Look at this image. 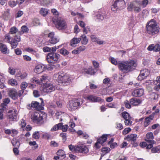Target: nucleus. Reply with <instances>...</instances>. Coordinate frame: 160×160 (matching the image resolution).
I'll use <instances>...</instances> for the list:
<instances>
[{
	"instance_id": "obj_10",
	"label": "nucleus",
	"mask_w": 160,
	"mask_h": 160,
	"mask_svg": "<svg viewBox=\"0 0 160 160\" xmlns=\"http://www.w3.org/2000/svg\"><path fill=\"white\" fill-rule=\"evenodd\" d=\"M55 89V86L52 84L50 83H46L44 85L42 91L44 92L48 93L53 91Z\"/></svg>"
},
{
	"instance_id": "obj_64",
	"label": "nucleus",
	"mask_w": 160,
	"mask_h": 160,
	"mask_svg": "<svg viewBox=\"0 0 160 160\" xmlns=\"http://www.w3.org/2000/svg\"><path fill=\"white\" fill-rule=\"evenodd\" d=\"M15 52L16 54L17 55H20L22 53V51L21 50L18 48L15 49Z\"/></svg>"
},
{
	"instance_id": "obj_24",
	"label": "nucleus",
	"mask_w": 160,
	"mask_h": 160,
	"mask_svg": "<svg viewBox=\"0 0 160 160\" xmlns=\"http://www.w3.org/2000/svg\"><path fill=\"white\" fill-rule=\"evenodd\" d=\"M57 154L60 158L61 159H64L65 157V154L64 151L62 150H59L57 152Z\"/></svg>"
},
{
	"instance_id": "obj_33",
	"label": "nucleus",
	"mask_w": 160,
	"mask_h": 160,
	"mask_svg": "<svg viewBox=\"0 0 160 160\" xmlns=\"http://www.w3.org/2000/svg\"><path fill=\"white\" fill-rule=\"evenodd\" d=\"M4 79L2 75L0 77V88H3L5 87V86L4 84Z\"/></svg>"
},
{
	"instance_id": "obj_38",
	"label": "nucleus",
	"mask_w": 160,
	"mask_h": 160,
	"mask_svg": "<svg viewBox=\"0 0 160 160\" xmlns=\"http://www.w3.org/2000/svg\"><path fill=\"white\" fill-rule=\"evenodd\" d=\"M109 59L111 61L112 63L114 65H118V62H117V61L115 58L113 57H110L109 58Z\"/></svg>"
},
{
	"instance_id": "obj_35",
	"label": "nucleus",
	"mask_w": 160,
	"mask_h": 160,
	"mask_svg": "<svg viewBox=\"0 0 160 160\" xmlns=\"http://www.w3.org/2000/svg\"><path fill=\"white\" fill-rule=\"evenodd\" d=\"M61 125V124L60 123L55 125L51 128V131L52 132L60 129V126Z\"/></svg>"
},
{
	"instance_id": "obj_16",
	"label": "nucleus",
	"mask_w": 160,
	"mask_h": 160,
	"mask_svg": "<svg viewBox=\"0 0 160 160\" xmlns=\"http://www.w3.org/2000/svg\"><path fill=\"white\" fill-rule=\"evenodd\" d=\"M143 89L140 88L134 90L132 92V95L135 97H141L143 95Z\"/></svg>"
},
{
	"instance_id": "obj_20",
	"label": "nucleus",
	"mask_w": 160,
	"mask_h": 160,
	"mask_svg": "<svg viewBox=\"0 0 160 160\" xmlns=\"http://www.w3.org/2000/svg\"><path fill=\"white\" fill-rule=\"evenodd\" d=\"M81 40V38H74L71 40L70 45L72 47H74L75 44L79 43Z\"/></svg>"
},
{
	"instance_id": "obj_13",
	"label": "nucleus",
	"mask_w": 160,
	"mask_h": 160,
	"mask_svg": "<svg viewBox=\"0 0 160 160\" xmlns=\"http://www.w3.org/2000/svg\"><path fill=\"white\" fill-rule=\"evenodd\" d=\"M145 141L148 143H155L156 142L152 140L154 138V136L152 132H150L148 133L146 136Z\"/></svg>"
},
{
	"instance_id": "obj_6",
	"label": "nucleus",
	"mask_w": 160,
	"mask_h": 160,
	"mask_svg": "<svg viewBox=\"0 0 160 160\" xmlns=\"http://www.w3.org/2000/svg\"><path fill=\"white\" fill-rule=\"evenodd\" d=\"M53 21L58 29L61 30L66 28V23L63 18H56L53 19Z\"/></svg>"
},
{
	"instance_id": "obj_14",
	"label": "nucleus",
	"mask_w": 160,
	"mask_h": 160,
	"mask_svg": "<svg viewBox=\"0 0 160 160\" xmlns=\"http://www.w3.org/2000/svg\"><path fill=\"white\" fill-rule=\"evenodd\" d=\"M9 96L13 100L18 98V95L17 91L15 89H11L8 91Z\"/></svg>"
},
{
	"instance_id": "obj_26",
	"label": "nucleus",
	"mask_w": 160,
	"mask_h": 160,
	"mask_svg": "<svg viewBox=\"0 0 160 160\" xmlns=\"http://www.w3.org/2000/svg\"><path fill=\"white\" fill-rule=\"evenodd\" d=\"M0 48L2 52L4 54L7 52V48L6 46L2 43H0Z\"/></svg>"
},
{
	"instance_id": "obj_54",
	"label": "nucleus",
	"mask_w": 160,
	"mask_h": 160,
	"mask_svg": "<svg viewBox=\"0 0 160 160\" xmlns=\"http://www.w3.org/2000/svg\"><path fill=\"white\" fill-rule=\"evenodd\" d=\"M17 3V2H15V1H10L8 2L9 5L12 8L15 6Z\"/></svg>"
},
{
	"instance_id": "obj_44",
	"label": "nucleus",
	"mask_w": 160,
	"mask_h": 160,
	"mask_svg": "<svg viewBox=\"0 0 160 160\" xmlns=\"http://www.w3.org/2000/svg\"><path fill=\"white\" fill-rule=\"evenodd\" d=\"M9 83L12 86H14L17 85V82L16 80L12 79L9 81Z\"/></svg>"
},
{
	"instance_id": "obj_17",
	"label": "nucleus",
	"mask_w": 160,
	"mask_h": 160,
	"mask_svg": "<svg viewBox=\"0 0 160 160\" xmlns=\"http://www.w3.org/2000/svg\"><path fill=\"white\" fill-rule=\"evenodd\" d=\"M147 49L150 51L153 50L155 52H159L160 51V45L158 44H156L155 45L153 44H151L149 46Z\"/></svg>"
},
{
	"instance_id": "obj_30",
	"label": "nucleus",
	"mask_w": 160,
	"mask_h": 160,
	"mask_svg": "<svg viewBox=\"0 0 160 160\" xmlns=\"http://www.w3.org/2000/svg\"><path fill=\"white\" fill-rule=\"evenodd\" d=\"M12 143L15 148H19L20 145L19 141L16 139H13L12 141Z\"/></svg>"
},
{
	"instance_id": "obj_21",
	"label": "nucleus",
	"mask_w": 160,
	"mask_h": 160,
	"mask_svg": "<svg viewBox=\"0 0 160 160\" xmlns=\"http://www.w3.org/2000/svg\"><path fill=\"white\" fill-rule=\"evenodd\" d=\"M84 72L88 74L92 75L95 73L94 69L92 67L90 66L88 69L85 68L84 70Z\"/></svg>"
},
{
	"instance_id": "obj_55",
	"label": "nucleus",
	"mask_w": 160,
	"mask_h": 160,
	"mask_svg": "<svg viewBox=\"0 0 160 160\" xmlns=\"http://www.w3.org/2000/svg\"><path fill=\"white\" fill-rule=\"evenodd\" d=\"M95 98V96L92 95H89L87 97L88 99L90 100L92 102H94Z\"/></svg>"
},
{
	"instance_id": "obj_3",
	"label": "nucleus",
	"mask_w": 160,
	"mask_h": 160,
	"mask_svg": "<svg viewBox=\"0 0 160 160\" xmlns=\"http://www.w3.org/2000/svg\"><path fill=\"white\" fill-rule=\"evenodd\" d=\"M146 29L148 33L152 35H154L159 32L158 27L153 19H152L148 22L146 26Z\"/></svg>"
},
{
	"instance_id": "obj_50",
	"label": "nucleus",
	"mask_w": 160,
	"mask_h": 160,
	"mask_svg": "<svg viewBox=\"0 0 160 160\" xmlns=\"http://www.w3.org/2000/svg\"><path fill=\"white\" fill-rule=\"evenodd\" d=\"M28 86V84L26 82H22L21 85V88L24 90Z\"/></svg>"
},
{
	"instance_id": "obj_48",
	"label": "nucleus",
	"mask_w": 160,
	"mask_h": 160,
	"mask_svg": "<svg viewBox=\"0 0 160 160\" xmlns=\"http://www.w3.org/2000/svg\"><path fill=\"white\" fill-rule=\"evenodd\" d=\"M21 35V34H19V33H18V32L17 34L14 37V38L13 40L16 42H19L21 40V38L20 37V35Z\"/></svg>"
},
{
	"instance_id": "obj_18",
	"label": "nucleus",
	"mask_w": 160,
	"mask_h": 160,
	"mask_svg": "<svg viewBox=\"0 0 160 160\" xmlns=\"http://www.w3.org/2000/svg\"><path fill=\"white\" fill-rule=\"evenodd\" d=\"M29 106L35 108L38 111L41 110L42 108V106L40 103L38 102L35 101H32L31 104L29 105Z\"/></svg>"
},
{
	"instance_id": "obj_1",
	"label": "nucleus",
	"mask_w": 160,
	"mask_h": 160,
	"mask_svg": "<svg viewBox=\"0 0 160 160\" xmlns=\"http://www.w3.org/2000/svg\"><path fill=\"white\" fill-rule=\"evenodd\" d=\"M136 64L133 60L118 61V68L124 72H128L133 71L136 66Z\"/></svg>"
},
{
	"instance_id": "obj_45",
	"label": "nucleus",
	"mask_w": 160,
	"mask_h": 160,
	"mask_svg": "<svg viewBox=\"0 0 160 160\" xmlns=\"http://www.w3.org/2000/svg\"><path fill=\"white\" fill-rule=\"evenodd\" d=\"M30 82L32 83H40V82L39 79L35 77H33L30 80Z\"/></svg>"
},
{
	"instance_id": "obj_41",
	"label": "nucleus",
	"mask_w": 160,
	"mask_h": 160,
	"mask_svg": "<svg viewBox=\"0 0 160 160\" xmlns=\"http://www.w3.org/2000/svg\"><path fill=\"white\" fill-rule=\"evenodd\" d=\"M104 102V100L100 97L95 96L94 102Z\"/></svg>"
},
{
	"instance_id": "obj_36",
	"label": "nucleus",
	"mask_w": 160,
	"mask_h": 160,
	"mask_svg": "<svg viewBox=\"0 0 160 160\" xmlns=\"http://www.w3.org/2000/svg\"><path fill=\"white\" fill-rule=\"evenodd\" d=\"M118 4H121L122 5V4H124V2L123 0H116L112 5L118 8L119 6L118 5Z\"/></svg>"
},
{
	"instance_id": "obj_19",
	"label": "nucleus",
	"mask_w": 160,
	"mask_h": 160,
	"mask_svg": "<svg viewBox=\"0 0 160 160\" xmlns=\"http://www.w3.org/2000/svg\"><path fill=\"white\" fill-rule=\"evenodd\" d=\"M141 102V100L138 99L132 98L130 99V102L133 106H137Z\"/></svg>"
},
{
	"instance_id": "obj_56",
	"label": "nucleus",
	"mask_w": 160,
	"mask_h": 160,
	"mask_svg": "<svg viewBox=\"0 0 160 160\" xmlns=\"http://www.w3.org/2000/svg\"><path fill=\"white\" fill-rule=\"evenodd\" d=\"M131 129L130 128H125L123 131L122 133L124 134H126L131 131Z\"/></svg>"
},
{
	"instance_id": "obj_31",
	"label": "nucleus",
	"mask_w": 160,
	"mask_h": 160,
	"mask_svg": "<svg viewBox=\"0 0 160 160\" xmlns=\"http://www.w3.org/2000/svg\"><path fill=\"white\" fill-rule=\"evenodd\" d=\"M137 138V135L135 134H131L128 135V138L132 141H135Z\"/></svg>"
},
{
	"instance_id": "obj_12",
	"label": "nucleus",
	"mask_w": 160,
	"mask_h": 160,
	"mask_svg": "<svg viewBox=\"0 0 160 160\" xmlns=\"http://www.w3.org/2000/svg\"><path fill=\"white\" fill-rule=\"evenodd\" d=\"M150 74L149 71L146 69H145L141 71L138 77L139 80H142L145 79Z\"/></svg>"
},
{
	"instance_id": "obj_47",
	"label": "nucleus",
	"mask_w": 160,
	"mask_h": 160,
	"mask_svg": "<svg viewBox=\"0 0 160 160\" xmlns=\"http://www.w3.org/2000/svg\"><path fill=\"white\" fill-rule=\"evenodd\" d=\"M32 137L36 139H38L39 138L40 135L38 131H36L33 134L32 136Z\"/></svg>"
},
{
	"instance_id": "obj_32",
	"label": "nucleus",
	"mask_w": 160,
	"mask_h": 160,
	"mask_svg": "<svg viewBox=\"0 0 160 160\" xmlns=\"http://www.w3.org/2000/svg\"><path fill=\"white\" fill-rule=\"evenodd\" d=\"M49 77L46 75H44L41 76V77L40 80V83L47 81V80H49Z\"/></svg>"
},
{
	"instance_id": "obj_4",
	"label": "nucleus",
	"mask_w": 160,
	"mask_h": 160,
	"mask_svg": "<svg viewBox=\"0 0 160 160\" xmlns=\"http://www.w3.org/2000/svg\"><path fill=\"white\" fill-rule=\"evenodd\" d=\"M39 111L35 112L32 113L31 116L32 120L34 123L38 124H41L43 121V114L40 113Z\"/></svg>"
},
{
	"instance_id": "obj_15",
	"label": "nucleus",
	"mask_w": 160,
	"mask_h": 160,
	"mask_svg": "<svg viewBox=\"0 0 160 160\" xmlns=\"http://www.w3.org/2000/svg\"><path fill=\"white\" fill-rule=\"evenodd\" d=\"M80 105V103L78 102L71 101L69 102V108L71 110L76 109Z\"/></svg>"
},
{
	"instance_id": "obj_51",
	"label": "nucleus",
	"mask_w": 160,
	"mask_h": 160,
	"mask_svg": "<svg viewBox=\"0 0 160 160\" xmlns=\"http://www.w3.org/2000/svg\"><path fill=\"white\" fill-rule=\"evenodd\" d=\"M32 23L34 25L37 26L39 25L40 22L38 19L35 18L33 21Z\"/></svg>"
},
{
	"instance_id": "obj_43",
	"label": "nucleus",
	"mask_w": 160,
	"mask_h": 160,
	"mask_svg": "<svg viewBox=\"0 0 160 160\" xmlns=\"http://www.w3.org/2000/svg\"><path fill=\"white\" fill-rule=\"evenodd\" d=\"M125 107L126 108L130 109L131 108V104L130 102V101L125 100L124 102Z\"/></svg>"
},
{
	"instance_id": "obj_27",
	"label": "nucleus",
	"mask_w": 160,
	"mask_h": 160,
	"mask_svg": "<svg viewBox=\"0 0 160 160\" xmlns=\"http://www.w3.org/2000/svg\"><path fill=\"white\" fill-rule=\"evenodd\" d=\"M40 14L43 16H46L48 13V11L47 9L42 8L39 11Z\"/></svg>"
},
{
	"instance_id": "obj_22",
	"label": "nucleus",
	"mask_w": 160,
	"mask_h": 160,
	"mask_svg": "<svg viewBox=\"0 0 160 160\" xmlns=\"http://www.w3.org/2000/svg\"><path fill=\"white\" fill-rule=\"evenodd\" d=\"M91 38L92 41L93 42H96L97 43L99 44V45L102 44L103 43V41L100 40L98 38L94 35H92L91 36Z\"/></svg>"
},
{
	"instance_id": "obj_57",
	"label": "nucleus",
	"mask_w": 160,
	"mask_h": 160,
	"mask_svg": "<svg viewBox=\"0 0 160 160\" xmlns=\"http://www.w3.org/2000/svg\"><path fill=\"white\" fill-rule=\"evenodd\" d=\"M8 72L12 75L14 74L15 73V70L13 68H12L11 67H9L8 69Z\"/></svg>"
},
{
	"instance_id": "obj_7",
	"label": "nucleus",
	"mask_w": 160,
	"mask_h": 160,
	"mask_svg": "<svg viewBox=\"0 0 160 160\" xmlns=\"http://www.w3.org/2000/svg\"><path fill=\"white\" fill-rule=\"evenodd\" d=\"M60 55L57 53H49L47 56V60L48 62L52 63L53 61L57 62L60 58Z\"/></svg>"
},
{
	"instance_id": "obj_40",
	"label": "nucleus",
	"mask_w": 160,
	"mask_h": 160,
	"mask_svg": "<svg viewBox=\"0 0 160 160\" xmlns=\"http://www.w3.org/2000/svg\"><path fill=\"white\" fill-rule=\"evenodd\" d=\"M60 52L63 55H66L69 54V52L66 49L63 48L60 49Z\"/></svg>"
},
{
	"instance_id": "obj_46",
	"label": "nucleus",
	"mask_w": 160,
	"mask_h": 160,
	"mask_svg": "<svg viewBox=\"0 0 160 160\" xmlns=\"http://www.w3.org/2000/svg\"><path fill=\"white\" fill-rule=\"evenodd\" d=\"M18 32V29L17 28L14 27H12L11 28L9 33L11 34L15 33Z\"/></svg>"
},
{
	"instance_id": "obj_11",
	"label": "nucleus",
	"mask_w": 160,
	"mask_h": 160,
	"mask_svg": "<svg viewBox=\"0 0 160 160\" xmlns=\"http://www.w3.org/2000/svg\"><path fill=\"white\" fill-rule=\"evenodd\" d=\"M122 117L125 120L124 122L126 125H130L132 122L131 120V117L127 112H124L121 113Z\"/></svg>"
},
{
	"instance_id": "obj_59",
	"label": "nucleus",
	"mask_w": 160,
	"mask_h": 160,
	"mask_svg": "<svg viewBox=\"0 0 160 160\" xmlns=\"http://www.w3.org/2000/svg\"><path fill=\"white\" fill-rule=\"evenodd\" d=\"M33 94L35 97H38L40 96L38 91L37 90H34L33 92Z\"/></svg>"
},
{
	"instance_id": "obj_9",
	"label": "nucleus",
	"mask_w": 160,
	"mask_h": 160,
	"mask_svg": "<svg viewBox=\"0 0 160 160\" xmlns=\"http://www.w3.org/2000/svg\"><path fill=\"white\" fill-rule=\"evenodd\" d=\"M48 37L49 38V42L51 44H55L59 41V38L55 36L54 33L53 32L49 33L48 34Z\"/></svg>"
},
{
	"instance_id": "obj_2",
	"label": "nucleus",
	"mask_w": 160,
	"mask_h": 160,
	"mask_svg": "<svg viewBox=\"0 0 160 160\" xmlns=\"http://www.w3.org/2000/svg\"><path fill=\"white\" fill-rule=\"evenodd\" d=\"M53 78L58 80L59 84L63 85H68L71 80V78L67 74L62 72H60L58 73L55 74Z\"/></svg>"
},
{
	"instance_id": "obj_29",
	"label": "nucleus",
	"mask_w": 160,
	"mask_h": 160,
	"mask_svg": "<svg viewBox=\"0 0 160 160\" xmlns=\"http://www.w3.org/2000/svg\"><path fill=\"white\" fill-rule=\"evenodd\" d=\"M7 117L11 121H14L17 119V115L16 114H14L13 113L10 115H7Z\"/></svg>"
},
{
	"instance_id": "obj_58",
	"label": "nucleus",
	"mask_w": 160,
	"mask_h": 160,
	"mask_svg": "<svg viewBox=\"0 0 160 160\" xmlns=\"http://www.w3.org/2000/svg\"><path fill=\"white\" fill-rule=\"evenodd\" d=\"M42 137L44 138L48 139L50 138L51 135L48 133H46L43 134Z\"/></svg>"
},
{
	"instance_id": "obj_5",
	"label": "nucleus",
	"mask_w": 160,
	"mask_h": 160,
	"mask_svg": "<svg viewBox=\"0 0 160 160\" xmlns=\"http://www.w3.org/2000/svg\"><path fill=\"white\" fill-rule=\"evenodd\" d=\"M68 148L69 149L72 151H75L84 153H86L88 152V148L82 144L75 146L70 144L68 146Z\"/></svg>"
},
{
	"instance_id": "obj_34",
	"label": "nucleus",
	"mask_w": 160,
	"mask_h": 160,
	"mask_svg": "<svg viewBox=\"0 0 160 160\" xmlns=\"http://www.w3.org/2000/svg\"><path fill=\"white\" fill-rule=\"evenodd\" d=\"M82 38V44L86 45L88 42V40L86 36L85 35H82L81 36Z\"/></svg>"
},
{
	"instance_id": "obj_42",
	"label": "nucleus",
	"mask_w": 160,
	"mask_h": 160,
	"mask_svg": "<svg viewBox=\"0 0 160 160\" xmlns=\"http://www.w3.org/2000/svg\"><path fill=\"white\" fill-rule=\"evenodd\" d=\"M41 2L43 5H47L51 3L52 1L51 0H40Z\"/></svg>"
},
{
	"instance_id": "obj_37",
	"label": "nucleus",
	"mask_w": 160,
	"mask_h": 160,
	"mask_svg": "<svg viewBox=\"0 0 160 160\" xmlns=\"http://www.w3.org/2000/svg\"><path fill=\"white\" fill-rule=\"evenodd\" d=\"M61 124V126H60V129H62V131L63 132H66L67 131V129L68 128V126L67 125H63L62 123H60Z\"/></svg>"
},
{
	"instance_id": "obj_61",
	"label": "nucleus",
	"mask_w": 160,
	"mask_h": 160,
	"mask_svg": "<svg viewBox=\"0 0 160 160\" xmlns=\"http://www.w3.org/2000/svg\"><path fill=\"white\" fill-rule=\"evenodd\" d=\"M21 127L22 128H24L26 126V124L25 123V120H24L23 119H22L21 121Z\"/></svg>"
},
{
	"instance_id": "obj_53",
	"label": "nucleus",
	"mask_w": 160,
	"mask_h": 160,
	"mask_svg": "<svg viewBox=\"0 0 160 160\" xmlns=\"http://www.w3.org/2000/svg\"><path fill=\"white\" fill-rule=\"evenodd\" d=\"M151 121L148 118H146L145 119V121L144 122V125L145 127H146L150 123Z\"/></svg>"
},
{
	"instance_id": "obj_63",
	"label": "nucleus",
	"mask_w": 160,
	"mask_h": 160,
	"mask_svg": "<svg viewBox=\"0 0 160 160\" xmlns=\"http://www.w3.org/2000/svg\"><path fill=\"white\" fill-rule=\"evenodd\" d=\"M43 51L44 52H48L51 51V49L48 47H45L43 48Z\"/></svg>"
},
{
	"instance_id": "obj_52",
	"label": "nucleus",
	"mask_w": 160,
	"mask_h": 160,
	"mask_svg": "<svg viewBox=\"0 0 160 160\" xmlns=\"http://www.w3.org/2000/svg\"><path fill=\"white\" fill-rule=\"evenodd\" d=\"M10 102V100L8 98H6L3 101V103H2L1 104V106H3V104L4 105L6 106L7 104L9 103Z\"/></svg>"
},
{
	"instance_id": "obj_8",
	"label": "nucleus",
	"mask_w": 160,
	"mask_h": 160,
	"mask_svg": "<svg viewBox=\"0 0 160 160\" xmlns=\"http://www.w3.org/2000/svg\"><path fill=\"white\" fill-rule=\"evenodd\" d=\"M128 11L133 10L135 12L138 13L141 11L140 6L136 3H131L128 6Z\"/></svg>"
},
{
	"instance_id": "obj_60",
	"label": "nucleus",
	"mask_w": 160,
	"mask_h": 160,
	"mask_svg": "<svg viewBox=\"0 0 160 160\" xmlns=\"http://www.w3.org/2000/svg\"><path fill=\"white\" fill-rule=\"evenodd\" d=\"M107 106L109 108H116V106L115 103H110L108 104Z\"/></svg>"
},
{
	"instance_id": "obj_28",
	"label": "nucleus",
	"mask_w": 160,
	"mask_h": 160,
	"mask_svg": "<svg viewBox=\"0 0 160 160\" xmlns=\"http://www.w3.org/2000/svg\"><path fill=\"white\" fill-rule=\"evenodd\" d=\"M22 32H19L18 33L19 34H22L24 33H27L28 32V29L27 26H23L21 28Z\"/></svg>"
},
{
	"instance_id": "obj_39",
	"label": "nucleus",
	"mask_w": 160,
	"mask_h": 160,
	"mask_svg": "<svg viewBox=\"0 0 160 160\" xmlns=\"http://www.w3.org/2000/svg\"><path fill=\"white\" fill-rule=\"evenodd\" d=\"M13 39H12V41L9 42L11 44L12 47V48H15L18 45V43L17 42H15Z\"/></svg>"
},
{
	"instance_id": "obj_25",
	"label": "nucleus",
	"mask_w": 160,
	"mask_h": 160,
	"mask_svg": "<svg viewBox=\"0 0 160 160\" xmlns=\"http://www.w3.org/2000/svg\"><path fill=\"white\" fill-rule=\"evenodd\" d=\"M108 135V134L103 135L100 138L98 139V142H100L101 144H102L105 142L107 139V137Z\"/></svg>"
},
{
	"instance_id": "obj_49",
	"label": "nucleus",
	"mask_w": 160,
	"mask_h": 160,
	"mask_svg": "<svg viewBox=\"0 0 160 160\" xmlns=\"http://www.w3.org/2000/svg\"><path fill=\"white\" fill-rule=\"evenodd\" d=\"M148 0H143L141 2L140 4L142 6L143 8H145L148 4Z\"/></svg>"
},
{
	"instance_id": "obj_62",
	"label": "nucleus",
	"mask_w": 160,
	"mask_h": 160,
	"mask_svg": "<svg viewBox=\"0 0 160 160\" xmlns=\"http://www.w3.org/2000/svg\"><path fill=\"white\" fill-rule=\"evenodd\" d=\"M12 131L13 137L15 136L18 133V131L16 129H12Z\"/></svg>"
},
{
	"instance_id": "obj_23",
	"label": "nucleus",
	"mask_w": 160,
	"mask_h": 160,
	"mask_svg": "<svg viewBox=\"0 0 160 160\" xmlns=\"http://www.w3.org/2000/svg\"><path fill=\"white\" fill-rule=\"evenodd\" d=\"M43 66L42 65H38L36 66L35 69H34V71L37 73H40L43 71Z\"/></svg>"
}]
</instances>
